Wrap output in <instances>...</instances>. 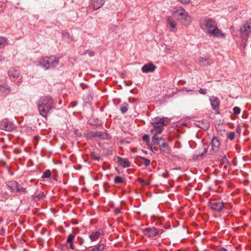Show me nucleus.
Masks as SVG:
<instances>
[{
    "instance_id": "4be33fe9",
    "label": "nucleus",
    "mask_w": 251,
    "mask_h": 251,
    "mask_svg": "<svg viewBox=\"0 0 251 251\" xmlns=\"http://www.w3.org/2000/svg\"><path fill=\"white\" fill-rule=\"evenodd\" d=\"M75 235L74 234H70L68 236L67 240V243L70 244V248L72 250H74L75 248V246L73 244V241L75 239Z\"/></svg>"
},
{
    "instance_id": "9d476101",
    "label": "nucleus",
    "mask_w": 251,
    "mask_h": 251,
    "mask_svg": "<svg viewBox=\"0 0 251 251\" xmlns=\"http://www.w3.org/2000/svg\"><path fill=\"white\" fill-rule=\"evenodd\" d=\"M167 27L169 28L170 30L172 32H175L177 29V24L174 20V17L172 16H169L167 18Z\"/></svg>"
},
{
    "instance_id": "de8ad7c7",
    "label": "nucleus",
    "mask_w": 251,
    "mask_h": 251,
    "mask_svg": "<svg viewBox=\"0 0 251 251\" xmlns=\"http://www.w3.org/2000/svg\"><path fill=\"white\" fill-rule=\"evenodd\" d=\"M217 251H227L225 248H222L219 249Z\"/></svg>"
},
{
    "instance_id": "412c9836",
    "label": "nucleus",
    "mask_w": 251,
    "mask_h": 251,
    "mask_svg": "<svg viewBox=\"0 0 251 251\" xmlns=\"http://www.w3.org/2000/svg\"><path fill=\"white\" fill-rule=\"evenodd\" d=\"M7 185L8 187L10 188L13 192L15 193L16 190V188L18 186V182L13 180L9 181L7 182Z\"/></svg>"
},
{
    "instance_id": "c03bdc74",
    "label": "nucleus",
    "mask_w": 251,
    "mask_h": 251,
    "mask_svg": "<svg viewBox=\"0 0 251 251\" xmlns=\"http://www.w3.org/2000/svg\"><path fill=\"white\" fill-rule=\"evenodd\" d=\"M182 4H187L190 2L191 0H177Z\"/></svg>"
},
{
    "instance_id": "f03ea898",
    "label": "nucleus",
    "mask_w": 251,
    "mask_h": 251,
    "mask_svg": "<svg viewBox=\"0 0 251 251\" xmlns=\"http://www.w3.org/2000/svg\"><path fill=\"white\" fill-rule=\"evenodd\" d=\"M54 104L53 100L49 96L41 98L37 102V107L40 115L47 118V115L53 108Z\"/></svg>"
},
{
    "instance_id": "20e7f679",
    "label": "nucleus",
    "mask_w": 251,
    "mask_h": 251,
    "mask_svg": "<svg viewBox=\"0 0 251 251\" xmlns=\"http://www.w3.org/2000/svg\"><path fill=\"white\" fill-rule=\"evenodd\" d=\"M172 16L181 24L187 25L190 24L191 17L186 10L181 7L175 8L172 12Z\"/></svg>"
},
{
    "instance_id": "4c0bfd02",
    "label": "nucleus",
    "mask_w": 251,
    "mask_h": 251,
    "mask_svg": "<svg viewBox=\"0 0 251 251\" xmlns=\"http://www.w3.org/2000/svg\"><path fill=\"white\" fill-rule=\"evenodd\" d=\"M88 54L89 56L92 57L95 55L94 52L90 50H88L84 51V53L82 54V55H85Z\"/></svg>"
},
{
    "instance_id": "49530a36",
    "label": "nucleus",
    "mask_w": 251,
    "mask_h": 251,
    "mask_svg": "<svg viewBox=\"0 0 251 251\" xmlns=\"http://www.w3.org/2000/svg\"><path fill=\"white\" fill-rule=\"evenodd\" d=\"M151 150L153 152L156 151L158 150L157 148L156 147L151 148Z\"/></svg>"
},
{
    "instance_id": "0eeeda50",
    "label": "nucleus",
    "mask_w": 251,
    "mask_h": 251,
    "mask_svg": "<svg viewBox=\"0 0 251 251\" xmlns=\"http://www.w3.org/2000/svg\"><path fill=\"white\" fill-rule=\"evenodd\" d=\"M209 206L211 209L217 212H221L225 208L223 202L215 200L210 201L209 202Z\"/></svg>"
},
{
    "instance_id": "7c9ffc66",
    "label": "nucleus",
    "mask_w": 251,
    "mask_h": 251,
    "mask_svg": "<svg viewBox=\"0 0 251 251\" xmlns=\"http://www.w3.org/2000/svg\"><path fill=\"white\" fill-rule=\"evenodd\" d=\"M138 181L141 183L143 185L148 186L150 184V181L149 180H144L141 178L138 179Z\"/></svg>"
},
{
    "instance_id": "c756f323",
    "label": "nucleus",
    "mask_w": 251,
    "mask_h": 251,
    "mask_svg": "<svg viewBox=\"0 0 251 251\" xmlns=\"http://www.w3.org/2000/svg\"><path fill=\"white\" fill-rule=\"evenodd\" d=\"M141 163L146 167L149 166L151 163L150 160L147 158L142 157H141Z\"/></svg>"
},
{
    "instance_id": "393cba45",
    "label": "nucleus",
    "mask_w": 251,
    "mask_h": 251,
    "mask_svg": "<svg viewBox=\"0 0 251 251\" xmlns=\"http://www.w3.org/2000/svg\"><path fill=\"white\" fill-rule=\"evenodd\" d=\"M15 193H19L21 194H25L27 193V191L26 188L22 187L18 183V186L16 188V190Z\"/></svg>"
},
{
    "instance_id": "5701e85b",
    "label": "nucleus",
    "mask_w": 251,
    "mask_h": 251,
    "mask_svg": "<svg viewBox=\"0 0 251 251\" xmlns=\"http://www.w3.org/2000/svg\"><path fill=\"white\" fill-rule=\"evenodd\" d=\"M108 134L106 132L95 131V138L98 137L101 139L107 138Z\"/></svg>"
},
{
    "instance_id": "1a4fd4ad",
    "label": "nucleus",
    "mask_w": 251,
    "mask_h": 251,
    "mask_svg": "<svg viewBox=\"0 0 251 251\" xmlns=\"http://www.w3.org/2000/svg\"><path fill=\"white\" fill-rule=\"evenodd\" d=\"M20 72L18 68H11L8 72V76L11 80L15 81L17 80L20 76Z\"/></svg>"
},
{
    "instance_id": "cd10ccee",
    "label": "nucleus",
    "mask_w": 251,
    "mask_h": 251,
    "mask_svg": "<svg viewBox=\"0 0 251 251\" xmlns=\"http://www.w3.org/2000/svg\"><path fill=\"white\" fill-rule=\"evenodd\" d=\"M105 248L104 244H99L95 246L91 250L89 251H102Z\"/></svg>"
},
{
    "instance_id": "2f4dec72",
    "label": "nucleus",
    "mask_w": 251,
    "mask_h": 251,
    "mask_svg": "<svg viewBox=\"0 0 251 251\" xmlns=\"http://www.w3.org/2000/svg\"><path fill=\"white\" fill-rule=\"evenodd\" d=\"M121 111L122 113H125L128 110V104L124 103L121 106Z\"/></svg>"
},
{
    "instance_id": "a211bd4d",
    "label": "nucleus",
    "mask_w": 251,
    "mask_h": 251,
    "mask_svg": "<svg viewBox=\"0 0 251 251\" xmlns=\"http://www.w3.org/2000/svg\"><path fill=\"white\" fill-rule=\"evenodd\" d=\"M91 4L94 10H97L104 4V0H91Z\"/></svg>"
},
{
    "instance_id": "e433bc0d",
    "label": "nucleus",
    "mask_w": 251,
    "mask_h": 251,
    "mask_svg": "<svg viewBox=\"0 0 251 251\" xmlns=\"http://www.w3.org/2000/svg\"><path fill=\"white\" fill-rule=\"evenodd\" d=\"M51 176V172L49 170L46 171L43 174L42 177L44 178H49Z\"/></svg>"
},
{
    "instance_id": "473e14b6",
    "label": "nucleus",
    "mask_w": 251,
    "mask_h": 251,
    "mask_svg": "<svg viewBox=\"0 0 251 251\" xmlns=\"http://www.w3.org/2000/svg\"><path fill=\"white\" fill-rule=\"evenodd\" d=\"M227 138L231 141L234 139L235 136V133L234 132H229L226 134Z\"/></svg>"
},
{
    "instance_id": "7ed1b4c3",
    "label": "nucleus",
    "mask_w": 251,
    "mask_h": 251,
    "mask_svg": "<svg viewBox=\"0 0 251 251\" xmlns=\"http://www.w3.org/2000/svg\"><path fill=\"white\" fill-rule=\"evenodd\" d=\"M170 122V120L167 117L154 118L151 122L153 128L151 129V132L161 134L164 129V126H167Z\"/></svg>"
},
{
    "instance_id": "a878e982",
    "label": "nucleus",
    "mask_w": 251,
    "mask_h": 251,
    "mask_svg": "<svg viewBox=\"0 0 251 251\" xmlns=\"http://www.w3.org/2000/svg\"><path fill=\"white\" fill-rule=\"evenodd\" d=\"M160 150L161 151L168 152L170 151V147L168 144L166 143H163L161 145H159Z\"/></svg>"
},
{
    "instance_id": "4468645a",
    "label": "nucleus",
    "mask_w": 251,
    "mask_h": 251,
    "mask_svg": "<svg viewBox=\"0 0 251 251\" xmlns=\"http://www.w3.org/2000/svg\"><path fill=\"white\" fill-rule=\"evenodd\" d=\"M11 91V88L7 84L0 85V95L5 96L8 95Z\"/></svg>"
},
{
    "instance_id": "37998d69",
    "label": "nucleus",
    "mask_w": 251,
    "mask_h": 251,
    "mask_svg": "<svg viewBox=\"0 0 251 251\" xmlns=\"http://www.w3.org/2000/svg\"><path fill=\"white\" fill-rule=\"evenodd\" d=\"M121 207H115L114 209V213L115 215H117L121 212Z\"/></svg>"
},
{
    "instance_id": "f8f14e48",
    "label": "nucleus",
    "mask_w": 251,
    "mask_h": 251,
    "mask_svg": "<svg viewBox=\"0 0 251 251\" xmlns=\"http://www.w3.org/2000/svg\"><path fill=\"white\" fill-rule=\"evenodd\" d=\"M156 68V66L152 63H149L145 64L142 68L141 70L144 73L153 72Z\"/></svg>"
},
{
    "instance_id": "6ab92c4d",
    "label": "nucleus",
    "mask_w": 251,
    "mask_h": 251,
    "mask_svg": "<svg viewBox=\"0 0 251 251\" xmlns=\"http://www.w3.org/2000/svg\"><path fill=\"white\" fill-rule=\"evenodd\" d=\"M196 125L198 127L203 129H207L209 127V124L206 120L198 122L196 124Z\"/></svg>"
},
{
    "instance_id": "423d86ee",
    "label": "nucleus",
    "mask_w": 251,
    "mask_h": 251,
    "mask_svg": "<svg viewBox=\"0 0 251 251\" xmlns=\"http://www.w3.org/2000/svg\"><path fill=\"white\" fill-rule=\"evenodd\" d=\"M240 31L243 40L247 41L249 35L251 33V20L247 21L241 26Z\"/></svg>"
},
{
    "instance_id": "f3484780",
    "label": "nucleus",
    "mask_w": 251,
    "mask_h": 251,
    "mask_svg": "<svg viewBox=\"0 0 251 251\" xmlns=\"http://www.w3.org/2000/svg\"><path fill=\"white\" fill-rule=\"evenodd\" d=\"M118 162L121 166L123 168L128 167L130 166V162L127 158H124L121 157H118Z\"/></svg>"
},
{
    "instance_id": "c9c22d12",
    "label": "nucleus",
    "mask_w": 251,
    "mask_h": 251,
    "mask_svg": "<svg viewBox=\"0 0 251 251\" xmlns=\"http://www.w3.org/2000/svg\"><path fill=\"white\" fill-rule=\"evenodd\" d=\"M124 181V178L119 176H116L114 178V183L115 184L120 183Z\"/></svg>"
},
{
    "instance_id": "b1692460",
    "label": "nucleus",
    "mask_w": 251,
    "mask_h": 251,
    "mask_svg": "<svg viewBox=\"0 0 251 251\" xmlns=\"http://www.w3.org/2000/svg\"><path fill=\"white\" fill-rule=\"evenodd\" d=\"M45 197V195L43 192H40L39 194L33 195L32 196L33 200L35 202H37L39 201L40 200L42 199L43 198Z\"/></svg>"
},
{
    "instance_id": "2eb2a0df",
    "label": "nucleus",
    "mask_w": 251,
    "mask_h": 251,
    "mask_svg": "<svg viewBox=\"0 0 251 251\" xmlns=\"http://www.w3.org/2000/svg\"><path fill=\"white\" fill-rule=\"evenodd\" d=\"M211 146L213 150H218L220 146V140L218 137L214 136L211 139Z\"/></svg>"
},
{
    "instance_id": "c85d7f7f",
    "label": "nucleus",
    "mask_w": 251,
    "mask_h": 251,
    "mask_svg": "<svg viewBox=\"0 0 251 251\" xmlns=\"http://www.w3.org/2000/svg\"><path fill=\"white\" fill-rule=\"evenodd\" d=\"M151 133L153 135V137L152 138V143L153 145H158L159 138L157 136L158 134H155L153 132H151Z\"/></svg>"
},
{
    "instance_id": "9b49d317",
    "label": "nucleus",
    "mask_w": 251,
    "mask_h": 251,
    "mask_svg": "<svg viewBox=\"0 0 251 251\" xmlns=\"http://www.w3.org/2000/svg\"><path fill=\"white\" fill-rule=\"evenodd\" d=\"M159 231L155 227L147 228L144 230V233L149 238H153L159 235Z\"/></svg>"
},
{
    "instance_id": "bb28decb",
    "label": "nucleus",
    "mask_w": 251,
    "mask_h": 251,
    "mask_svg": "<svg viewBox=\"0 0 251 251\" xmlns=\"http://www.w3.org/2000/svg\"><path fill=\"white\" fill-rule=\"evenodd\" d=\"M8 44L6 38L0 36V50L3 49Z\"/></svg>"
},
{
    "instance_id": "f257e3e1",
    "label": "nucleus",
    "mask_w": 251,
    "mask_h": 251,
    "mask_svg": "<svg viewBox=\"0 0 251 251\" xmlns=\"http://www.w3.org/2000/svg\"><path fill=\"white\" fill-rule=\"evenodd\" d=\"M200 26L206 32L216 37L223 38L225 37V34L218 28L217 22L212 19H205L200 22Z\"/></svg>"
},
{
    "instance_id": "ddd939ff",
    "label": "nucleus",
    "mask_w": 251,
    "mask_h": 251,
    "mask_svg": "<svg viewBox=\"0 0 251 251\" xmlns=\"http://www.w3.org/2000/svg\"><path fill=\"white\" fill-rule=\"evenodd\" d=\"M209 100L212 109L215 111H217L218 110H219V107L220 105L219 99L216 97L212 96L210 97Z\"/></svg>"
},
{
    "instance_id": "dca6fc26",
    "label": "nucleus",
    "mask_w": 251,
    "mask_h": 251,
    "mask_svg": "<svg viewBox=\"0 0 251 251\" xmlns=\"http://www.w3.org/2000/svg\"><path fill=\"white\" fill-rule=\"evenodd\" d=\"M199 62L200 65L203 66L210 65L213 63L211 59L207 57H201Z\"/></svg>"
},
{
    "instance_id": "09e8293b",
    "label": "nucleus",
    "mask_w": 251,
    "mask_h": 251,
    "mask_svg": "<svg viewBox=\"0 0 251 251\" xmlns=\"http://www.w3.org/2000/svg\"><path fill=\"white\" fill-rule=\"evenodd\" d=\"M4 60V57H3L1 54H0V61H3Z\"/></svg>"
},
{
    "instance_id": "58836bf2",
    "label": "nucleus",
    "mask_w": 251,
    "mask_h": 251,
    "mask_svg": "<svg viewBox=\"0 0 251 251\" xmlns=\"http://www.w3.org/2000/svg\"><path fill=\"white\" fill-rule=\"evenodd\" d=\"M91 156L94 160L99 161L100 159V156L96 154L95 152H92L91 153Z\"/></svg>"
},
{
    "instance_id": "a18cd8bd",
    "label": "nucleus",
    "mask_w": 251,
    "mask_h": 251,
    "mask_svg": "<svg viewBox=\"0 0 251 251\" xmlns=\"http://www.w3.org/2000/svg\"><path fill=\"white\" fill-rule=\"evenodd\" d=\"M199 92L201 94L205 95L206 94L207 90L202 88H200L199 90Z\"/></svg>"
},
{
    "instance_id": "f704fd0d",
    "label": "nucleus",
    "mask_w": 251,
    "mask_h": 251,
    "mask_svg": "<svg viewBox=\"0 0 251 251\" xmlns=\"http://www.w3.org/2000/svg\"><path fill=\"white\" fill-rule=\"evenodd\" d=\"M85 136L89 138H95V131H88L85 134Z\"/></svg>"
},
{
    "instance_id": "6e6552de",
    "label": "nucleus",
    "mask_w": 251,
    "mask_h": 251,
    "mask_svg": "<svg viewBox=\"0 0 251 251\" xmlns=\"http://www.w3.org/2000/svg\"><path fill=\"white\" fill-rule=\"evenodd\" d=\"M14 128V125L6 119L0 122V129L10 131L13 130Z\"/></svg>"
},
{
    "instance_id": "39448f33",
    "label": "nucleus",
    "mask_w": 251,
    "mask_h": 251,
    "mask_svg": "<svg viewBox=\"0 0 251 251\" xmlns=\"http://www.w3.org/2000/svg\"><path fill=\"white\" fill-rule=\"evenodd\" d=\"M59 60V58L54 55L45 56L40 59L39 65L45 70L53 69L58 66Z\"/></svg>"
},
{
    "instance_id": "72a5a7b5",
    "label": "nucleus",
    "mask_w": 251,
    "mask_h": 251,
    "mask_svg": "<svg viewBox=\"0 0 251 251\" xmlns=\"http://www.w3.org/2000/svg\"><path fill=\"white\" fill-rule=\"evenodd\" d=\"M202 152H199V154H197V157L198 158V157H201L202 158L203 156H205L206 155V153L207 152V150L206 148H203L202 149Z\"/></svg>"
},
{
    "instance_id": "a19ab883",
    "label": "nucleus",
    "mask_w": 251,
    "mask_h": 251,
    "mask_svg": "<svg viewBox=\"0 0 251 251\" xmlns=\"http://www.w3.org/2000/svg\"><path fill=\"white\" fill-rule=\"evenodd\" d=\"M222 161H223L222 165H224L225 168L226 167V166L228 164V162L227 159L225 157H224L222 159Z\"/></svg>"
},
{
    "instance_id": "ea45409f",
    "label": "nucleus",
    "mask_w": 251,
    "mask_h": 251,
    "mask_svg": "<svg viewBox=\"0 0 251 251\" xmlns=\"http://www.w3.org/2000/svg\"><path fill=\"white\" fill-rule=\"evenodd\" d=\"M142 140L144 142L149 143L150 142V136L148 134L144 135L142 137Z\"/></svg>"
},
{
    "instance_id": "aec40b11",
    "label": "nucleus",
    "mask_w": 251,
    "mask_h": 251,
    "mask_svg": "<svg viewBox=\"0 0 251 251\" xmlns=\"http://www.w3.org/2000/svg\"><path fill=\"white\" fill-rule=\"evenodd\" d=\"M100 235H101V234L100 231H93L91 232L89 238L92 242H94L99 239Z\"/></svg>"
},
{
    "instance_id": "79ce46f5",
    "label": "nucleus",
    "mask_w": 251,
    "mask_h": 251,
    "mask_svg": "<svg viewBox=\"0 0 251 251\" xmlns=\"http://www.w3.org/2000/svg\"><path fill=\"white\" fill-rule=\"evenodd\" d=\"M234 114H238L240 113V108L239 107H234L233 109Z\"/></svg>"
}]
</instances>
